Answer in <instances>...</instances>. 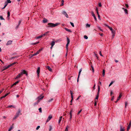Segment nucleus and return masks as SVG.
Masks as SVG:
<instances>
[{
	"instance_id": "27",
	"label": "nucleus",
	"mask_w": 131,
	"mask_h": 131,
	"mask_svg": "<svg viewBox=\"0 0 131 131\" xmlns=\"http://www.w3.org/2000/svg\"><path fill=\"white\" fill-rule=\"evenodd\" d=\"M67 43L69 44L70 42V40L67 37Z\"/></svg>"
},
{
	"instance_id": "25",
	"label": "nucleus",
	"mask_w": 131,
	"mask_h": 131,
	"mask_svg": "<svg viewBox=\"0 0 131 131\" xmlns=\"http://www.w3.org/2000/svg\"><path fill=\"white\" fill-rule=\"evenodd\" d=\"M21 23V21L20 20H19V23H18V25L16 27V28H17L18 27L19 25H20V24Z\"/></svg>"
},
{
	"instance_id": "37",
	"label": "nucleus",
	"mask_w": 131,
	"mask_h": 131,
	"mask_svg": "<svg viewBox=\"0 0 131 131\" xmlns=\"http://www.w3.org/2000/svg\"><path fill=\"white\" fill-rule=\"evenodd\" d=\"M91 68L92 69V70L93 72H94V69L92 65L91 66Z\"/></svg>"
},
{
	"instance_id": "47",
	"label": "nucleus",
	"mask_w": 131,
	"mask_h": 131,
	"mask_svg": "<svg viewBox=\"0 0 131 131\" xmlns=\"http://www.w3.org/2000/svg\"><path fill=\"white\" fill-rule=\"evenodd\" d=\"M39 111L41 113L42 112V111H41V107H40L38 109Z\"/></svg>"
},
{
	"instance_id": "53",
	"label": "nucleus",
	"mask_w": 131,
	"mask_h": 131,
	"mask_svg": "<svg viewBox=\"0 0 131 131\" xmlns=\"http://www.w3.org/2000/svg\"><path fill=\"white\" fill-rule=\"evenodd\" d=\"M39 41H38V42H35V43H34L32 44L33 45H36L39 42Z\"/></svg>"
},
{
	"instance_id": "13",
	"label": "nucleus",
	"mask_w": 131,
	"mask_h": 131,
	"mask_svg": "<svg viewBox=\"0 0 131 131\" xmlns=\"http://www.w3.org/2000/svg\"><path fill=\"white\" fill-rule=\"evenodd\" d=\"M10 16V13L9 12H7V19L8 20H9V16Z\"/></svg>"
},
{
	"instance_id": "11",
	"label": "nucleus",
	"mask_w": 131,
	"mask_h": 131,
	"mask_svg": "<svg viewBox=\"0 0 131 131\" xmlns=\"http://www.w3.org/2000/svg\"><path fill=\"white\" fill-rule=\"evenodd\" d=\"M16 63H17L16 62H14L12 64H11L8 65L6 67H7V68H9L11 66H12L13 65H14V64H16Z\"/></svg>"
},
{
	"instance_id": "40",
	"label": "nucleus",
	"mask_w": 131,
	"mask_h": 131,
	"mask_svg": "<svg viewBox=\"0 0 131 131\" xmlns=\"http://www.w3.org/2000/svg\"><path fill=\"white\" fill-rule=\"evenodd\" d=\"M124 11L126 14H128V13H127L128 11L127 9H124Z\"/></svg>"
},
{
	"instance_id": "15",
	"label": "nucleus",
	"mask_w": 131,
	"mask_h": 131,
	"mask_svg": "<svg viewBox=\"0 0 131 131\" xmlns=\"http://www.w3.org/2000/svg\"><path fill=\"white\" fill-rule=\"evenodd\" d=\"M124 131V128L122 126H120V131Z\"/></svg>"
},
{
	"instance_id": "58",
	"label": "nucleus",
	"mask_w": 131,
	"mask_h": 131,
	"mask_svg": "<svg viewBox=\"0 0 131 131\" xmlns=\"http://www.w3.org/2000/svg\"><path fill=\"white\" fill-rule=\"evenodd\" d=\"M9 93H6L5 95V96H7L9 94Z\"/></svg>"
},
{
	"instance_id": "44",
	"label": "nucleus",
	"mask_w": 131,
	"mask_h": 131,
	"mask_svg": "<svg viewBox=\"0 0 131 131\" xmlns=\"http://www.w3.org/2000/svg\"><path fill=\"white\" fill-rule=\"evenodd\" d=\"M68 126H67L66 127V128L65 131H68Z\"/></svg>"
},
{
	"instance_id": "28",
	"label": "nucleus",
	"mask_w": 131,
	"mask_h": 131,
	"mask_svg": "<svg viewBox=\"0 0 131 131\" xmlns=\"http://www.w3.org/2000/svg\"><path fill=\"white\" fill-rule=\"evenodd\" d=\"M70 94H71V98H72V99H73V93L71 91H70Z\"/></svg>"
},
{
	"instance_id": "14",
	"label": "nucleus",
	"mask_w": 131,
	"mask_h": 131,
	"mask_svg": "<svg viewBox=\"0 0 131 131\" xmlns=\"http://www.w3.org/2000/svg\"><path fill=\"white\" fill-rule=\"evenodd\" d=\"M46 68L47 69H48L50 71H52V69L49 66H47L46 67Z\"/></svg>"
},
{
	"instance_id": "19",
	"label": "nucleus",
	"mask_w": 131,
	"mask_h": 131,
	"mask_svg": "<svg viewBox=\"0 0 131 131\" xmlns=\"http://www.w3.org/2000/svg\"><path fill=\"white\" fill-rule=\"evenodd\" d=\"M55 44V42L54 41H52L50 43V45L51 46H53Z\"/></svg>"
},
{
	"instance_id": "29",
	"label": "nucleus",
	"mask_w": 131,
	"mask_h": 131,
	"mask_svg": "<svg viewBox=\"0 0 131 131\" xmlns=\"http://www.w3.org/2000/svg\"><path fill=\"white\" fill-rule=\"evenodd\" d=\"M103 76H104L105 74V70L104 69H103L102 71Z\"/></svg>"
},
{
	"instance_id": "52",
	"label": "nucleus",
	"mask_w": 131,
	"mask_h": 131,
	"mask_svg": "<svg viewBox=\"0 0 131 131\" xmlns=\"http://www.w3.org/2000/svg\"><path fill=\"white\" fill-rule=\"evenodd\" d=\"M97 27L101 31H103V30L101 28L99 27Z\"/></svg>"
},
{
	"instance_id": "43",
	"label": "nucleus",
	"mask_w": 131,
	"mask_h": 131,
	"mask_svg": "<svg viewBox=\"0 0 131 131\" xmlns=\"http://www.w3.org/2000/svg\"><path fill=\"white\" fill-rule=\"evenodd\" d=\"M70 24L73 27H74V24L73 23L70 22Z\"/></svg>"
},
{
	"instance_id": "56",
	"label": "nucleus",
	"mask_w": 131,
	"mask_h": 131,
	"mask_svg": "<svg viewBox=\"0 0 131 131\" xmlns=\"http://www.w3.org/2000/svg\"><path fill=\"white\" fill-rule=\"evenodd\" d=\"M5 6H6L8 4V3H7V2H5Z\"/></svg>"
},
{
	"instance_id": "22",
	"label": "nucleus",
	"mask_w": 131,
	"mask_h": 131,
	"mask_svg": "<svg viewBox=\"0 0 131 131\" xmlns=\"http://www.w3.org/2000/svg\"><path fill=\"white\" fill-rule=\"evenodd\" d=\"M11 107H13V108H15V107L13 105H10L8 106L7 107V108H11Z\"/></svg>"
},
{
	"instance_id": "61",
	"label": "nucleus",
	"mask_w": 131,
	"mask_h": 131,
	"mask_svg": "<svg viewBox=\"0 0 131 131\" xmlns=\"http://www.w3.org/2000/svg\"><path fill=\"white\" fill-rule=\"evenodd\" d=\"M61 119H59V121H58V123H60L61 121Z\"/></svg>"
},
{
	"instance_id": "31",
	"label": "nucleus",
	"mask_w": 131,
	"mask_h": 131,
	"mask_svg": "<svg viewBox=\"0 0 131 131\" xmlns=\"http://www.w3.org/2000/svg\"><path fill=\"white\" fill-rule=\"evenodd\" d=\"M47 20L46 19H45L43 20V22L44 23H46L47 22Z\"/></svg>"
},
{
	"instance_id": "41",
	"label": "nucleus",
	"mask_w": 131,
	"mask_h": 131,
	"mask_svg": "<svg viewBox=\"0 0 131 131\" xmlns=\"http://www.w3.org/2000/svg\"><path fill=\"white\" fill-rule=\"evenodd\" d=\"M114 83V82L113 81H112L110 84L109 86H110L111 85Z\"/></svg>"
},
{
	"instance_id": "60",
	"label": "nucleus",
	"mask_w": 131,
	"mask_h": 131,
	"mask_svg": "<svg viewBox=\"0 0 131 131\" xmlns=\"http://www.w3.org/2000/svg\"><path fill=\"white\" fill-rule=\"evenodd\" d=\"M95 103H94V105L96 106V100H95Z\"/></svg>"
},
{
	"instance_id": "59",
	"label": "nucleus",
	"mask_w": 131,
	"mask_h": 131,
	"mask_svg": "<svg viewBox=\"0 0 131 131\" xmlns=\"http://www.w3.org/2000/svg\"><path fill=\"white\" fill-rule=\"evenodd\" d=\"M73 99H72V98L71 100V102H71L70 105H72V101Z\"/></svg>"
},
{
	"instance_id": "30",
	"label": "nucleus",
	"mask_w": 131,
	"mask_h": 131,
	"mask_svg": "<svg viewBox=\"0 0 131 131\" xmlns=\"http://www.w3.org/2000/svg\"><path fill=\"white\" fill-rule=\"evenodd\" d=\"M90 25L89 24H86V27H90Z\"/></svg>"
},
{
	"instance_id": "26",
	"label": "nucleus",
	"mask_w": 131,
	"mask_h": 131,
	"mask_svg": "<svg viewBox=\"0 0 131 131\" xmlns=\"http://www.w3.org/2000/svg\"><path fill=\"white\" fill-rule=\"evenodd\" d=\"M21 76L20 75V74H18L17 76L15 78V79H17L18 78H19Z\"/></svg>"
},
{
	"instance_id": "51",
	"label": "nucleus",
	"mask_w": 131,
	"mask_h": 131,
	"mask_svg": "<svg viewBox=\"0 0 131 131\" xmlns=\"http://www.w3.org/2000/svg\"><path fill=\"white\" fill-rule=\"evenodd\" d=\"M82 109H81L78 112V115L79 114H80V113L82 111Z\"/></svg>"
},
{
	"instance_id": "33",
	"label": "nucleus",
	"mask_w": 131,
	"mask_h": 131,
	"mask_svg": "<svg viewBox=\"0 0 131 131\" xmlns=\"http://www.w3.org/2000/svg\"><path fill=\"white\" fill-rule=\"evenodd\" d=\"M112 33V34H115V31L114 30H112V31H111Z\"/></svg>"
},
{
	"instance_id": "36",
	"label": "nucleus",
	"mask_w": 131,
	"mask_h": 131,
	"mask_svg": "<svg viewBox=\"0 0 131 131\" xmlns=\"http://www.w3.org/2000/svg\"><path fill=\"white\" fill-rule=\"evenodd\" d=\"M0 19L1 20H5V19L3 18V16H0Z\"/></svg>"
},
{
	"instance_id": "39",
	"label": "nucleus",
	"mask_w": 131,
	"mask_h": 131,
	"mask_svg": "<svg viewBox=\"0 0 131 131\" xmlns=\"http://www.w3.org/2000/svg\"><path fill=\"white\" fill-rule=\"evenodd\" d=\"M53 100V99L52 98V99H50V100H49L48 101V102H50L52 101Z\"/></svg>"
},
{
	"instance_id": "57",
	"label": "nucleus",
	"mask_w": 131,
	"mask_h": 131,
	"mask_svg": "<svg viewBox=\"0 0 131 131\" xmlns=\"http://www.w3.org/2000/svg\"><path fill=\"white\" fill-rule=\"evenodd\" d=\"M127 102H125V107H126V106H127Z\"/></svg>"
},
{
	"instance_id": "20",
	"label": "nucleus",
	"mask_w": 131,
	"mask_h": 131,
	"mask_svg": "<svg viewBox=\"0 0 131 131\" xmlns=\"http://www.w3.org/2000/svg\"><path fill=\"white\" fill-rule=\"evenodd\" d=\"M67 31L69 32H71L72 31L69 29H68L67 28H64Z\"/></svg>"
},
{
	"instance_id": "54",
	"label": "nucleus",
	"mask_w": 131,
	"mask_h": 131,
	"mask_svg": "<svg viewBox=\"0 0 131 131\" xmlns=\"http://www.w3.org/2000/svg\"><path fill=\"white\" fill-rule=\"evenodd\" d=\"M99 97V96L98 95H96L95 98V99H98Z\"/></svg>"
},
{
	"instance_id": "7",
	"label": "nucleus",
	"mask_w": 131,
	"mask_h": 131,
	"mask_svg": "<svg viewBox=\"0 0 131 131\" xmlns=\"http://www.w3.org/2000/svg\"><path fill=\"white\" fill-rule=\"evenodd\" d=\"M12 40L8 41L7 42V43H6V45L8 46L11 45L12 43Z\"/></svg>"
},
{
	"instance_id": "42",
	"label": "nucleus",
	"mask_w": 131,
	"mask_h": 131,
	"mask_svg": "<svg viewBox=\"0 0 131 131\" xmlns=\"http://www.w3.org/2000/svg\"><path fill=\"white\" fill-rule=\"evenodd\" d=\"M69 44L67 43L66 45V48L67 49V50H68V47Z\"/></svg>"
},
{
	"instance_id": "6",
	"label": "nucleus",
	"mask_w": 131,
	"mask_h": 131,
	"mask_svg": "<svg viewBox=\"0 0 131 131\" xmlns=\"http://www.w3.org/2000/svg\"><path fill=\"white\" fill-rule=\"evenodd\" d=\"M41 50L40 49L36 53H35L34 54H33L32 56H36L37 55V54H39Z\"/></svg>"
},
{
	"instance_id": "49",
	"label": "nucleus",
	"mask_w": 131,
	"mask_h": 131,
	"mask_svg": "<svg viewBox=\"0 0 131 131\" xmlns=\"http://www.w3.org/2000/svg\"><path fill=\"white\" fill-rule=\"evenodd\" d=\"M40 128V126H37V128H36V130H38V129Z\"/></svg>"
},
{
	"instance_id": "50",
	"label": "nucleus",
	"mask_w": 131,
	"mask_h": 131,
	"mask_svg": "<svg viewBox=\"0 0 131 131\" xmlns=\"http://www.w3.org/2000/svg\"><path fill=\"white\" fill-rule=\"evenodd\" d=\"M99 54L101 56H102V57H103V55L102 54V53H101V51H100V52H99Z\"/></svg>"
},
{
	"instance_id": "10",
	"label": "nucleus",
	"mask_w": 131,
	"mask_h": 131,
	"mask_svg": "<svg viewBox=\"0 0 131 131\" xmlns=\"http://www.w3.org/2000/svg\"><path fill=\"white\" fill-rule=\"evenodd\" d=\"M52 118V116L51 115H50L48 117V119H47L46 122H48Z\"/></svg>"
},
{
	"instance_id": "63",
	"label": "nucleus",
	"mask_w": 131,
	"mask_h": 131,
	"mask_svg": "<svg viewBox=\"0 0 131 131\" xmlns=\"http://www.w3.org/2000/svg\"><path fill=\"white\" fill-rule=\"evenodd\" d=\"M6 97V96H5V95H4V96H2V97H1V98H0V99H3V98H4V97Z\"/></svg>"
},
{
	"instance_id": "3",
	"label": "nucleus",
	"mask_w": 131,
	"mask_h": 131,
	"mask_svg": "<svg viewBox=\"0 0 131 131\" xmlns=\"http://www.w3.org/2000/svg\"><path fill=\"white\" fill-rule=\"evenodd\" d=\"M44 97V96H43L41 97V96H38L37 97V99H38V100L34 103V105H35L38 104V103L40 102V100L42 99Z\"/></svg>"
},
{
	"instance_id": "45",
	"label": "nucleus",
	"mask_w": 131,
	"mask_h": 131,
	"mask_svg": "<svg viewBox=\"0 0 131 131\" xmlns=\"http://www.w3.org/2000/svg\"><path fill=\"white\" fill-rule=\"evenodd\" d=\"M84 38L86 39H88V36L86 35L84 36Z\"/></svg>"
},
{
	"instance_id": "12",
	"label": "nucleus",
	"mask_w": 131,
	"mask_h": 131,
	"mask_svg": "<svg viewBox=\"0 0 131 131\" xmlns=\"http://www.w3.org/2000/svg\"><path fill=\"white\" fill-rule=\"evenodd\" d=\"M131 126V120L130 121V122L129 123V124L127 127V130L128 131L129 129H130V126Z\"/></svg>"
},
{
	"instance_id": "32",
	"label": "nucleus",
	"mask_w": 131,
	"mask_h": 131,
	"mask_svg": "<svg viewBox=\"0 0 131 131\" xmlns=\"http://www.w3.org/2000/svg\"><path fill=\"white\" fill-rule=\"evenodd\" d=\"M19 81H20L19 80L17 81L15 83H14L13 85H16L18 83Z\"/></svg>"
},
{
	"instance_id": "2",
	"label": "nucleus",
	"mask_w": 131,
	"mask_h": 131,
	"mask_svg": "<svg viewBox=\"0 0 131 131\" xmlns=\"http://www.w3.org/2000/svg\"><path fill=\"white\" fill-rule=\"evenodd\" d=\"M59 24L58 23H57L55 24L52 23H49L48 25H49L48 26L49 27H54L57 26Z\"/></svg>"
},
{
	"instance_id": "62",
	"label": "nucleus",
	"mask_w": 131,
	"mask_h": 131,
	"mask_svg": "<svg viewBox=\"0 0 131 131\" xmlns=\"http://www.w3.org/2000/svg\"><path fill=\"white\" fill-rule=\"evenodd\" d=\"M125 6L127 8H128V6L127 4H125Z\"/></svg>"
},
{
	"instance_id": "21",
	"label": "nucleus",
	"mask_w": 131,
	"mask_h": 131,
	"mask_svg": "<svg viewBox=\"0 0 131 131\" xmlns=\"http://www.w3.org/2000/svg\"><path fill=\"white\" fill-rule=\"evenodd\" d=\"M100 91V86H98V92H97V95H98V96H99V94Z\"/></svg>"
},
{
	"instance_id": "24",
	"label": "nucleus",
	"mask_w": 131,
	"mask_h": 131,
	"mask_svg": "<svg viewBox=\"0 0 131 131\" xmlns=\"http://www.w3.org/2000/svg\"><path fill=\"white\" fill-rule=\"evenodd\" d=\"M81 71H82V69H81L80 70L79 72V74H78V78H79V77L80 76V73H81Z\"/></svg>"
},
{
	"instance_id": "17",
	"label": "nucleus",
	"mask_w": 131,
	"mask_h": 131,
	"mask_svg": "<svg viewBox=\"0 0 131 131\" xmlns=\"http://www.w3.org/2000/svg\"><path fill=\"white\" fill-rule=\"evenodd\" d=\"M72 110H71L70 112V120H71L72 118Z\"/></svg>"
},
{
	"instance_id": "38",
	"label": "nucleus",
	"mask_w": 131,
	"mask_h": 131,
	"mask_svg": "<svg viewBox=\"0 0 131 131\" xmlns=\"http://www.w3.org/2000/svg\"><path fill=\"white\" fill-rule=\"evenodd\" d=\"M7 68V67H4V69L2 70V71H4V70H6V69H8Z\"/></svg>"
},
{
	"instance_id": "8",
	"label": "nucleus",
	"mask_w": 131,
	"mask_h": 131,
	"mask_svg": "<svg viewBox=\"0 0 131 131\" xmlns=\"http://www.w3.org/2000/svg\"><path fill=\"white\" fill-rule=\"evenodd\" d=\"M40 72V68L39 67H38L37 68V75L38 77L39 76V74Z\"/></svg>"
},
{
	"instance_id": "5",
	"label": "nucleus",
	"mask_w": 131,
	"mask_h": 131,
	"mask_svg": "<svg viewBox=\"0 0 131 131\" xmlns=\"http://www.w3.org/2000/svg\"><path fill=\"white\" fill-rule=\"evenodd\" d=\"M62 14H63L64 15H65V17H67V18H68L69 17L68 16L67 13L65 11H64V10L62 12Z\"/></svg>"
},
{
	"instance_id": "4",
	"label": "nucleus",
	"mask_w": 131,
	"mask_h": 131,
	"mask_svg": "<svg viewBox=\"0 0 131 131\" xmlns=\"http://www.w3.org/2000/svg\"><path fill=\"white\" fill-rule=\"evenodd\" d=\"M21 71H22L19 73L21 76L23 75L24 74H25L26 75H27L28 74L27 73L26 71L24 70H22Z\"/></svg>"
},
{
	"instance_id": "1",
	"label": "nucleus",
	"mask_w": 131,
	"mask_h": 131,
	"mask_svg": "<svg viewBox=\"0 0 131 131\" xmlns=\"http://www.w3.org/2000/svg\"><path fill=\"white\" fill-rule=\"evenodd\" d=\"M21 114L20 113V109H18V112L16 113V114L15 115L14 117L13 118V119H16L20 115H21Z\"/></svg>"
},
{
	"instance_id": "46",
	"label": "nucleus",
	"mask_w": 131,
	"mask_h": 131,
	"mask_svg": "<svg viewBox=\"0 0 131 131\" xmlns=\"http://www.w3.org/2000/svg\"><path fill=\"white\" fill-rule=\"evenodd\" d=\"M11 2V1L10 0H8L7 1V3L8 4V3H10Z\"/></svg>"
},
{
	"instance_id": "35",
	"label": "nucleus",
	"mask_w": 131,
	"mask_h": 131,
	"mask_svg": "<svg viewBox=\"0 0 131 131\" xmlns=\"http://www.w3.org/2000/svg\"><path fill=\"white\" fill-rule=\"evenodd\" d=\"M13 127L12 126H11L9 129L8 131H10L13 129Z\"/></svg>"
},
{
	"instance_id": "55",
	"label": "nucleus",
	"mask_w": 131,
	"mask_h": 131,
	"mask_svg": "<svg viewBox=\"0 0 131 131\" xmlns=\"http://www.w3.org/2000/svg\"><path fill=\"white\" fill-rule=\"evenodd\" d=\"M99 7H101L102 6V5L101 4V3H99Z\"/></svg>"
},
{
	"instance_id": "34",
	"label": "nucleus",
	"mask_w": 131,
	"mask_h": 131,
	"mask_svg": "<svg viewBox=\"0 0 131 131\" xmlns=\"http://www.w3.org/2000/svg\"><path fill=\"white\" fill-rule=\"evenodd\" d=\"M42 37V36H41V35L39 36H37V37L36 38L37 39H39L40 38Z\"/></svg>"
},
{
	"instance_id": "23",
	"label": "nucleus",
	"mask_w": 131,
	"mask_h": 131,
	"mask_svg": "<svg viewBox=\"0 0 131 131\" xmlns=\"http://www.w3.org/2000/svg\"><path fill=\"white\" fill-rule=\"evenodd\" d=\"M52 129V126L51 125L49 126V131H51Z\"/></svg>"
},
{
	"instance_id": "18",
	"label": "nucleus",
	"mask_w": 131,
	"mask_h": 131,
	"mask_svg": "<svg viewBox=\"0 0 131 131\" xmlns=\"http://www.w3.org/2000/svg\"><path fill=\"white\" fill-rule=\"evenodd\" d=\"M105 25L111 31H112V30H113V29L112 28L110 27L109 26L106 24H105Z\"/></svg>"
},
{
	"instance_id": "48",
	"label": "nucleus",
	"mask_w": 131,
	"mask_h": 131,
	"mask_svg": "<svg viewBox=\"0 0 131 131\" xmlns=\"http://www.w3.org/2000/svg\"><path fill=\"white\" fill-rule=\"evenodd\" d=\"M96 13L97 14V15H99V12L98 10V9L97 8H96Z\"/></svg>"
},
{
	"instance_id": "9",
	"label": "nucleus",
	"mask_w": 131,
	"mask_h": 131,
	"mask_svg": "<svg viewBox=\"0 0 131 131\" xmlns=\"http://www.w3.org/2000/svg\"><path fill=\"white\" fill-rule=\"evenodd\" d=\"M91 14L92 16L94 17L95 20L96 21L97 20V19L95 17V15L93 12H91Z\"/></svg>"
},
{
	"instance_id": "16",
	"label": "nucleus",
	"mask_w": 131,
	"mask_h": 131,
	"mask_svg": "<svg viewBox=\"0 0 131 131\" xmlns=\"http://www.w3.org/2000/svg\"><path fill=\"white\" fill-rule=\"evenodd\" d=\"M122 96V93H120L117 99V100H119L120 99Z\"/></svg>"
},
{
	"instance_id": "64",
	"label": "nucleus",
	"mask_w": 131,
	"mask_h": 131,
	"mask_svg": "<svg viewBox=\"0 0 131 131\" xmlns=\"http://www.w3.org/2000/svg\"><path fill=\"white\" fill-rule=\"evenodd\" d=\"M46 35V34H42L41 36H42V37H43V36H45V35Z\"/></svg>"
}]
</instances>
